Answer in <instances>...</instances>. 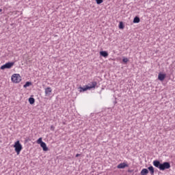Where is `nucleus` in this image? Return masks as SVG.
<instances>
[{
    "mask_svg": "<svg viewBox=\"0 0 175 175\" xmlns=\"http://www.w3.org/2000/svg\"><path fill=\"white\" fill-rule=\"evenodd\" d=\"M14 148H15V152L17 155H20V152H21V150H23V146L20 143V141H16L14 143Z\"/></svg>",
    "mask_w": 175,
    "mask_h": 175,
    "instance_id": "nucleus-1",
    "label": "nucleus"
},
{
    "mask_svg": "<svg viewBox=\"0 0 175 175\" xmlns=\"http://www.w3.org/2000/svg\"><path fill=\"white\" fill-rule=\"evenodd\" d=\"M11 80L12 82L17 84L21 81V76H20V74H14L11 77Z\"/></svg>",
    "mask_w": 175,
    "mask_h": 175,
    "instance_id": "nucleus-2",
    "label": "nucleus"
},
{
    "mask_svg": "<svg viewBox=\"0 0 175 175\" xmlns=\"http://www.w3.org/2000/svg\"><path fill=\"white\" fill-rule=\"evenodd\" d=\"M14 65V62H8L4 65L0 67L1 70H4V69H11V68Z\"/></svg>",
    "mask_w": 175,
    "mask_h": 175,
    "instance_id": "nucleus-3",
    "label": "nucleus"
},
{
    "mask_svg": "<svg viewBox=\"0 0 175 175\" xmlns=\"http://www.w3.org/2000/svg\"><path fill=\"white\" fill-rule=\"evenodd\" d=\"M166 169H170V163L169 162H164L161 164L159 170H166Z\"/></svg>",
    "mask_w": 175,
    "mask_h": 175,
    "instance_id": "nucleus-4",
    "label": "nucleus"
},
{
    "mask_svg": "<svg viewBox=\"0 0 175 175\" xmlns=\"http://www.w3.org/2000/svg\"><path fill=\"white\" fill-rule=\"evenodd\" d=\"M129 165L124 162V163H120L119 165H117L118 169H125V167H129Z\"/></svg>",
    "mask_w": 175,
    "mask_h": 175,
    "instance_id": "nucleus-5",
    "label": "nucleus"
},
{
    "mask_svg": "<svg viewBox=\"0 0 175 175\" xmlns=\"http://www.w3.org/2000/svg\"><path fill=\"white\" fill-rule=\"evenodd\" d=\"M96 85H98V83L95 81H93L92 82H91L90 83H89L88 85L89 90H91L92 88H95V87H96Z\"/></svg>",
    "mask_w": 175,
    "mask_h": 175,
    "instance_id": "nucleus-6",
    "label": "nucleus"
},
{
    "mask_svg": "<svg viewBox=\"0 0 175 175\" xmlns=\"http://www.w3.org/2000/svg\"><path fill=\"white\" fill-rule=\"evenodd\" d=\"M166 79V74H163L162 72L159 73L158 79L160 81H163Z\"/></svg>",
    "mask_w": 175,
    "mask_h": 175,
    "instance_id": "nucleus-7",
    "label": "nucleus"
},
{
    "mask_svg": "<svg viewBox=\"0 0 175 175\" xmlns=\"http://www.w3.org/2000/svg\"><path fill=\"white\" fill-rule=\"evenodd\" d=\"M78 89L79 90V92H85V91L90 90V88L88 87V85H85L83 88L79 87Z\"/></svg>",
    "mask_w": 175,
    "mask_h": 175,
    "instance_id": "nucleus-8",
    "label": "nucleus"
},
{
    "mask_svg": "<svg viewBox=\"0 0 175 175\" xmlns=\"http://www.w3.org/2000/svg\"><path fill=\"white\" fill-rule=\"evenodd\" d=\"M100 55L104 57V58H107V57H109V53L106 51H100Z\"/></svg>",
    "mask_w": 175,
    "mask_h": 175,
    "instance_id": "nucleus-9",
    "label": "nucleus"
},
{
    "mask_svg": "<svg viewBox=\"0 0 175 175\" xmlns=\"http://www.w3.org/2000/svg\"><path fill=\"white\" fill-rule=\"evenodd\" d=\"M161 162L158 160H154L153 161V165L155 166V167H157L158 169H160L161 167Z\"/></svg>",
    "mask_w": 175,
    "mask_h": 175,
    "instance_id": "nucleus-10",
    "label": "nucleus"
},
{
    "mask_svg": "<svg viewBox=\"0 0 175 175\" xmlns=\"http://www.w3.org/2000/svg\"><path fill=\"white\" fill-rule=\"evenodd\" d=\"M40 147H42L43 151H49V148L47 147V145L44 142L40 144Z\"/></svg>",
    "mask_w": 175,
    "mask_h": 175,
    "instance_id": "nucleus-11",
    "label": "nucleus"
},
{
    "mask_svg": "<svg viewBox=\"0 0 175 175\" xmlns=\"http://www.w3.org/2000/svg\"><path fill=\"white\" fill-rule=\"evenodd\" d=\"M52 91L53 90H51V88L50 87L45 88V95H50Z\"/></svg>",
    "mask_w": 175,
    "mask_h": 175,
    "instance_id": "nucleus-12",
    "label": "nucleus"
},
{
    "mask_svg": "<svg viewBox=\"0 0 175 175\" xmlns=\"http://www.w3.org/2000/svg\"><path fill=\"white\" fill-rule=\"evenodd\" d=\"M141 175H148V170H147V168H144L142 170L141 172H140Z\"/></svg>",
    "mask_w": 175,
    "mask_h": 175,
    "instance_id": "nucleus-13",
    "label": "nucleus"
},
{
    "mask_svg": "<svg viewBox=\"0 0 175 175\" xmlns=\"http://www.w3.org/2000/svg\"><path fill=\"white\" fill-rule=\"evenodd\" d=\"M148 170H149L151 175H154V173L155 171H154V167H152V165H150V167H148Z\"/></svg>",
    "mask_w": 175,
    "mask_h": 175,
    "instance_id": "nucleus-14",
    "label": "nucleus"
},
{
    "mask_svg": "<svg viewBox=\"0 0 175 175\" xmlns=\"http://www.w3.org/2000/svg\"><path fill=\"white\" fill-rule=\"evenodd\" d=\"M133 23L134 24H139V23H140V18L135 16L133 19Z\"/></svg>",
    "mask_w": 175,
    "mask_h": 175,
    "instance_id": "nucleus-15",
    "label": "nucleus"
},
{
    "mask_svg": "<svg viewBox=\"0 0 175 175\" xmlns=\"http://www.w3.org/2000/svg\"><path fill=\"white\" fill-rule=\"evenodd\" d=\"M31 85H32V82L27 81L25 84L23 85V88H27Z\"/></svg>",
    "mask_w": 175,
    "mask_h": 175,
    "instance_id": "nucleus-16",
    "label": "nucleus"
},
{
    "mask_svg": "<svg viewBox=\"0 0 175 175\" xmlns=\"http://www.w3.org/2000/svg\"><path fill=\"white\" fill-rule=\"evenodd\" d=\"M29 102L30 105H33V103H35V98L30 97L29 98Z\"/></svg>",
    "mask_w": 175,
    "mask_h": 175,
    "instance_id": "nucleus-17",
    "label": "nucleus"
},
{
    "mask_svg": "<svg viewBox=\"0 0 175 175\" xmlns=\"http://www.w3.org/2000/svg\"><path fill=\"white\" fill-rule=\"evenodd\" d=\"M124 23L122 22H120L119 23V29H124Z\"/></svg>",
    "mask_w": 175,
    "mask_h": 175,
    "instance_id": "nucleus-18",
    "label": "nucleus"
},
{
    "mask_svg": "<svg viewBox=\"0 0 175 175\" xmlns=\"http://www.w3.org/2000/svg\"><path fill=\"white\" fill-rule=\"evenodd\" d=\"M37 143H38V144H42V143H44L43 141L42 140V137H40V138L37 140Z\"/></svg>",
    "mask_w": 175,
    "mask_h": 175,
    "instance_id": "nucleus-19",
    "label": "nucleus"
},
{
    "mask_svg": "<svg viewBox=\"0 0 175 175\" xmlns=\"http://www.w3.org/2000/svg\"><path fill=\"white\" fill-rule=\"evenodd\" d=\"M97 5H100V3H103V0H96Z\"/></svg>",
    "mask_w": 175,
    "mask_h": 175,
    "instance_id": "nucleus-20",
    "label": "nucleus"
},
{
    "mask_svg": "<svg viewBox=\"0 0 175 175\" xmlns=\"http://www.w3.org/2000/svg\"><path fill=\"white\" fill-rule=\"evenodd\" d=\"M129 59L126 57L123 58L122 62H124V64H126L128 62Z\"/></svg>",
    "mask_w": 175,
    "mask_h": 175,
    "instance_id": "nucleus-21",
    "label": "nucleus"
},
{
    "mask_svg": "<svg viewBox=\"0 0 175 175\" xmlns=\"http://www.w3.org/2000/svg\"><path fill=\"white\" fill-rule=\"evenodd\" d=\"M51 131H54V126H51Z\"/></svg>",
    "mask_w": 175,
    "mask_h": 175,
    "instance_id": "nucleus-22",
    "label": "nucleus"
},
{
    "mask_svg": "<svg viewBox=\"0 0 175 175\" xmlns=\"http://www.w3.org/2000/svg\"><path fill=\"white\" fill-rule=\"evenodd\" d=\"M80 155H81L80 154H77L75 157H76V158H77V157H80Z\"/></svg>",
    "mask_w": 175,
    "mask_h": 175,
    "instance_id": "nucleus-23",
    "label": "nucleus"
},
{
    "mask_svg": "<svg viewBox=\"0 0 175 175\" xmlns=\"http://www.w3.org/2000/svg\"><path fill=\"white\" fill-rule=\"evenodd\" d=\"M129 173H132V172H133L132 170H128Z\"/></svg>",
    "mask_w": 175,
    "mask_h": 175,
    "instance_id": "nucleus-24",
    "label": "nucleus"
},
{
    "mask_svg": "<svg viewBox=\"0 0 175 175\" xmlns=\"http://www.w3.org/2000/svg\"><path fill=\"white\" fill-rule=\"evenodd\" d=\"M1 12H2V9H0V13H1Z\"/></svg>",
    "mask_w": 175,
    "mask_h": 175,
    "instance_id": "nucleus-25",
    "label": "nucleus"
}]
</instances>
